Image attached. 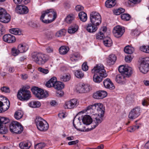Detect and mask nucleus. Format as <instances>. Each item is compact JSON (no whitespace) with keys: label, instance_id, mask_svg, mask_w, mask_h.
Masks as SVG:
<instances>
[{"label":"nucleus","instance_id":"obj_50","mask_svg":"<svg viewBox=\"0 0 149 149\" xmlns=\"http://www.w3.org/2000/svg\"><path fill=\"white\" fill-rule=\"evenodd\" d=\"M104 37V35L102 31H99V33L96 34V38L97 39H103Z\"/></svg>","mask_w":149,"mask_h":149},{"label":"nucleus","instance_id":"obj_11","mask_svg":"<svg viewBox=\"0 0 149 149\" xmlns=\"http://www.w3.org/2000/svg\"><path fill=\"white\" fill-rule=\"evenodd\" d=\"M10 19V16L6 10L0 7V21L3 23H8Z\"/></svg>","mask_w":149,"mask_h":149},{"label":"nucleus","instance_id":"obj_54","mask_svg":"<svg viewBox=\"0 0 149 149\" xmlns=\"http://www.w3.org/2000/svg\"><path fill=\"white\" fill-rule=\"evenodd\" d=\"M5 32V28L0 23V36Z\"/></svg>","mask_w":149,"mask_h":149},{"label":"nucleus","instance_id":"obj_19","mask_svg":"<svg viewBox=\"0 0 149 149\" xmlns=\"http://www.w3.org/2000/svg\"><path fill=\"white\" fill-rule=\"evenodd\" d=\"M90 88L89 85L84 84L78 86L77 88V91L80 93H85L88 92L90 91Z\"/></svg>","mask_w":149,"mask_h":149},{"label":"nucleus","instance_id":"obj_56","mask_svg":"<svg viewBox=\"0 0 149 149\" xmlns=\"http://www.w3.org/2000/svg\"><path fill=\"white\" fill-rule=\"evenodd\" d=\"M38 70L40 72L45 74H47L49 72V70L48 69L43 68L41 67L39 68H38Z\"/></svg>","mask_w":149,"mask_h":149},{"label":"nucleus","instance_id":"obj_2","mask_svg":"<svg viewBox=\"0 0 149 149\" xmlns=\"http://www.w3.org/2000/svg\"><path fill=\"white\" fill-rule=\"evenodd\" d=\"M56 17V12L53 9H49L45 11L42 13L40 20L45 24L50 23Z\"/></svg>","mask_w":149,"mask_h":149},{"label":"nucleus","instance_id":"obj_12","mask_svg":"<svg viewBox=\"0 0 149 149\" xmlns=\"http://www.w3.org/2000/svg\"><path fill=\"white\" fill-rule=\"evenodd\" d=\"M118 71L122 74L125 75L129 77L132 73V68L127 66L121 65L118 68Z\"/></svg>","mask_w":149,"mask_h":149},{"label":"nucleus","instance_id":"obj_57","mask_svg":"<svg viewBox=\"0 0 149 149\" xmlns=\"http://www.w3.org/2000/svg\"><path fill=\"white\" fill-rule=\"evenodd\" d=\"M132 59V58L130 55H127L125 58V60L126 62H130Z\"/></svg>","mask_w":149,"mask_h":149},{"label":"nucleus","instance_id":"obj_49","mask_svg":"<svg viewBox=\"0 0 149 149\" xmlns=\"http://www.w3.org/2000/svg\"><path fill=\"white\" fill-rule=\"evenodd\" d=\"M8 132L7 127H1L0 128V134H5L6 133Z\"/></svg>","mask_w":149,"mask_h":149},{"label":"nucleus","instance_id":"obj_44","mask_svg":"<svg viewBox=\"0 0 149 149\" xmlns=\"http://www.w3.org/2000/svg\"><path fill=\"white\" fill-rule=\"evenodd\" d=\"M120 16L121 19L125 21H129L131 17L129 14L127 13L122 14H121Z\"/></svg>","mask_w":149,"mask_h":149},{"label":"nucleus","instance_id":"obj_25","mask_svg":"<svg viewBox=\"0 0 149 149\" xmlns=\"http://www.w3.org/2000/svg\"><path fill=\"white\" fill-rule=\"evenodd\" d=\"M116 81L118 83L123 84L125 83L126 79L123 75L118 74L116 77Z\"/></svg>","mask_w":149,"mask_h":149},{"label":"nucleus","instance_id":"obj_60","mask_svg":"<svg viewBox=\"0 0 149 149\" xmlns=\"http://www.w3.org/2000/svg\"><path fill=\"white\" fill-rule=\"evenodd\" d=\"M70 79V77L68 75H66L65 76H63L62 78H61V79L62 81H68Z\"/></svg>","mask_w":149,"mask_h":149},{"label":"nucleus","instance_id":"obj_38","mask_svg":"<svg viewBox=\"0 0 149 149\" xmlns=\"http://www.w3.org/2000/svg\"><path fill=\"white\" fill-rule=\"evenodd\" d=\"M124 50L125 53L130 55L133 53L134 51V49L133 47L127 46L125 47Z\"/></svg>","mask_w":149,"mask_h":149},{"label":"nucleus","instance_id":"obj_46","mask_svg":"<svg viewBox=\"0 0 149 149\" xmlns=\"http://www.w3.org/2000/svg\"><path fill=\"white\" fill-rule=\"evenodd\" d=\"M80 58V55L77 54H75L71 55L70 57V60L72 61H76Z\"/></svg>","mask_w":149,"mask_h":149},{"label":"nucleus","instance_id":"obj_32","mask_svg":"<svg viewBox=\"0 0 149 149\" xmlns=\"http://www.w3.org/2000/svg\"><path fill=\"white\" fill-rule=\"evenodd\" d=\"M64 85L63 83L61 81H57L53 86L55 89L59 90L64 88Z\"/></svg>","mask_w":149,"mask_h":149},{"label":"nucleus","instance_id":"obj_64","mask_svg":"<svg viewBox=\"0 0 149 149\" xmlns=\"http://www.w3.org/2000/svg\"><path fill=\"white\" fill-rule=\"evenodd\" d=\"M53 35L54 34L53 32L51 31L48 32L47 34V36L50 38H52Z\"/></svg>","mask_w":149,"mask_h":149},{"label":"nucleus","instance_id":"obj_58","mask_svg":"<svg viewBox=\"0 0 149 149\" xmlns=\"http://www.w3.org/2000/svg\"><path fill=\"white\" fill-rule=\"evenodd\" d=\"M46 51L48 53H53L54 51L53 48L51 46H48L46 48Z\"/></svg>","mask_w":149,"mask_h":149},{"label":"nucleus","instance_id":"obj_48","mask_svg":"<svg viewBox=\"0 0 149 149\" xmlns=\"http://www.w3.org/2000/svg\"><path fill=\"white\" fill-rule=\"evenodd\" d=\"M142 105L144 106H148L149 104V100L146 97L145 98L142 100Z\"/></svg>","mask_w":149,"mask_h":149},{"label":"nucleus","instance_id":"obj_26","mask_svg":"<svg viewBox=\"0 0 149 149\" xmlns=\"http://www.w3.org/2000/svg\"><path fill=\"white\" fill-rule=\"evenodd\" d=\"M97 26L93 24H89L86 27V30L89 32L93 33L95 32L97 29Z\"/></svg>","mask_w":149,"mask_h":149},{"label":"nucleus","instance_id":"obj_35","mask_svg":"<svg viewBox=\"0 0 149 149\" xmlns=\"http://www.w3.org/2000/svg\"><path fill=\"white\" fill-rule=\"evenodd\" d=\"M103 42L105 46L109 47L112 45V41L110 38L107 37L106 38L103 39Z\"/></svg>","mask_w":149,"mask_h":149},{"label":"nucleus","instance_id":"obj_17","mask_svg":"<svg viewBox=\"0 0 149 149\" xmlns=\"http://www.w3.org/2000/svg\"><path fill=\"white\" fill-rule=\"evenodd\" d=\"M103 117L98 116L95 118L93 122L91 124V127L88 128V131L91 130L97 126V125L101 123L103 120Z\"/></svg>","mask_w":149,"mask_h":149},{"label":"nucleus","instance_id":"obj_3","mask_svg":"<svg viewBox=\"0 0 149 149\" xmlns=\"http://www.w3.org/2000/svg\"><path fill=\"white\" fill-rule=\"evenodd\" d=\"M33 61L39 65H44L49 60V56L46 54L40 52H34L32 54Z\"/></svg>","mask_w":149,"mask_h":149},{"label":"nucleus","instance_id":"obj_16","mask_svg":"<svg viewBox=\"0 0 149 149\" xmlns=\"http://www.w3.org/2000/svg\"><path fill=\"white\" fill-rule=\"evenodd\" d=\"M16 12L20 14H26L29 12V9L26 6L23 5H18L15 8Z\"/></svg>","mask_w":149,"mask_h":149},{"label":"nucleus","instance_id":"obj_22","mask_svg":"<svg viewBox=\"0 0 149 149\" xmlns=\"http://www.w3.org/2000/svg\"><path fill=\"white\" fill-rule=\"evenodd\" d=\"M0 104L1 107L2 112H4L9 108L10 105V102L8 100H6V101L4 103H3L0 101Z\"/></svg>","mask_w":149,"mask_h":149},{"label":"nucleus","instance_id":"obj_9","mask_svg":"<svg viewBox=\"0 0 149 149\" xmlns=\"http://www.w3.org/2000/svg\"><path fill=\"white\" fill-rule=\"evenodd\" d=\"M139 69L143 74L147 73L149 71V58H143L140 64Z\"/></svg>","mask_w":149,"mask_h":149},{"label":"nucleus","instance_id":"obj_52","mask_svg":"<svg viewBox=\"0 0 149 149\" xmlns=\"http://www.w3.org/2000/svg\"><path fill=\"white\" fill-rule=\"evenodd\" d=\"M125 11V10L122 8H119L118 9L116 10L114 13L116 15H119L121 13H124Z\"/></svg>","mask_w":149,"mask_h":149},{"label":"nucleus","instance_id":"obj_53","mask_svg":"<svg viewBox=\"0 0 149 149\" xmlns=\"http://www.w3.org/2000/svg\"><path fill=\"white\" fill-rule=\"evenodd\" d=\"M1 90L2 92L6 93H9L10 92V90L9 87L6 86H3L1 88Z\"/></svg>","mask_w":149,"mask_h":149},{"label":"nucleus","instance_id":"obj_14","mask_svg":"<svg viewBox=\"0 0 149 149\" xmlns=\"http://www.w3.org/2000/svg\"><path fill=\"white\" fill-rule=\"evenodd\" d=\"M79 105V102L76 99H73L67 101L64 104L65 108L73 109Z\"/></svg>","mask_w":149,"mask_h":149},{"label":"nucleus","instance_id":"obj_42","mask_svg":"<svg viewBox=\"0 0 149 149\" xmlns=\"http://www.w3.org/2000/svg\"><path fill=\"white\" fill-rule=\"evenodd\" d=\"M47 145L44 142H40L37 143L34 146L35 149H43Z\"/></svg>","mask_w":149,"mask_h":149},{"label":"nucleus","instance_id":"obj_10","mask_svg":"<svg viewBox=\"0 0 149 149\" xmlns=\"http://www.w3.org/2000/svg\"><path fill=\"white\" fill-rule=\"evenodd\" d=\"M17 97L21 100H27L31 97L30 92L29 90L22 88L18 91Z\"/></svg>","mask_w":149,"mask_h":149},{"label":"nucleus","instance_id":"obj_34","mask_svg":"<svg viewBox=\"0 0 149 149\" xmlns=\"http://www.w3.org/2000/svg\"><path fill=\"white\" fill-rule=\"evenodd\" d=\"M79 17L81 20L82 22H86L87 19V14L84 12H81L79 14Z\"/></svg>","mask_w":149,"mask_h":149},{"label":"nucleus","instance_id":"obj_63","mask_svg":"<svg viewBox=\"0 0 149 149\" xmlns=\"http://www.w3.org/2000/svg\"><path fill=\"white\" fill-rule=\"evenodd\" d=\"M50 104L52 106L55 107L57 105V103L55 100H52L50 102Z\"/></svg>","mask_w":149,"mask_h":149},{"label":"nucleus","instance_id":"obj_41","mask_svg":"<svg viewBox=\"0 0 149 149\" xmlns=\"http://www.w3.org/2000/svg\"><path fill=\"white\" fill-rule=\"evenodd\" d=\"M23 115V112L21 110H18L15 113V118L17 120H19L22 117Z\"/></svg>","mask_w":149,"mask_h":149},{"label":"nucleus","instance_id":"obj_47","mask_svg":"<svg viewBox=\"0 0 149 149\" xmlns=\"http://www.w3.org/2000/svg\"><path fill=\"white\" fill-rule=\"evenodd\" d=\"M9 119L5 117H1L0 119V124L1 125L2 124H5L9 122Z\"/></svg>","mask_w":149,"mask_h":149},{"label":"nucleus","instance_id":"obj_28","mask_svg":"<svg viewBox=\"0 0 149 149\" xmlns=\"http://www.w3.org/2000/svg\"><path fill=\"white\" fill-rule=\"evenodd\" d=\"M78 26L76 24H74L70 26L68 29V32L70 34L74 33L78 30Z\"/></svg>","mask_w":149,"mask_h":149},{"label":"nucleus","instance_id":"obj_36","mask_svg":"<svg viewBox=\"0 0 149 149\" xmlns=\"http://www.w3.org/2000/svg\"><path fill=\"white\" fill-rule=\"evenodd\" d=\"M41 105V103L39 101H32L30 102L29 106L32 108H38Z\"/></svg>","mask_w":149,"mask_h":149},{"label":"nucleus","instance_id":"obj_61","mask_svg":"<svg viewBox=\"0 0 149 149\" xmlns=\"http://www.w3.org/2000/svg\"><path fill=\"white\" fill-rule=\"evenodd\" d=\"M79 142V141L78 140L70 141L68 143V145H74L77 143Z\"/></svg>","mask_w":149,"mask_h":149},{"label":"nucleus","instance_id":"obj_62","mask_svg":"<svg viewBox=\"0 0 149 149\" xmlns=\"http://www.w3.org/2000/svg\"><path fill=\"white\" fill-rule=\"evenodd\" d=\"M84 9V7L80 5H77L75 7V10L77 11L82 10Z\"/></svg>","mask_w":149,"mask_h":149},{"label":"nucleus","instance_id":"obj_59","mask_svg":"<svg viewBox=\"0 0 149 149\" xmlns=\"http://www.w3.org/2000/svg\"><path fill=\"white\" fill-rule=\"evenodd\" d=\"M136 126H133L129 127L127 130L130 132H134L136 129Z\"/></svg>","mask_w":149,"mask_h":149},{"label":"nucleus","instance_id":"obj_39","mask_svg":"<svg viewBox=\"0 0 149 149\" xmlns=\"http://www.w3.org/2000/svg\"><path fill=\"white\" fill-rule=\"evenodd\" d=\"M67 31L65 29H62L58 31L55 34V36L58 37H61L64 36Z\"/></svg>","mask_w":149,"mask_h":149},{"label":"nucleus","instance_id":"obj_4","mask_svg":"<svg viewBox=\"0 0 149 149\" xmlns=\"http://www.w3.org/2000/svg\"><path fill=\"white\" fill-rule=\"evenodd\" d=\"M92 110V112H96L98 116L103 117L105 111L104 107L103 104L100 103L95 104L87 107V110Z\"/></svg>","mask_w":149,"mask_h":149},{"label":"nucleus","instance_id":"obj_1","mask_svg":"<svg viewBox=\"0 0 149 149\" xmlns=\"http://www.w3.org/2000/svg\"><path fill=\"white\" fill-rule=\"evenodd\" d=\"M91 72L94 73L93 76V81L97 83L101 82L103 78L105 77L107 75L102 65H96L92 70Z\"/></svg>","mask_w":149,"mask_h":149},{"label":"nucleus","instance_id":"obj_20","mask_svg":"<svg viewBox=\"0 0 149 149\" xmlns=\"http://www.w3.org/2000/svg\"><path fill=\"white\" fill-rule=\"evenodd\" d=\"M3 39L4 42L8 43H13L15 41V37L10 34L4 35L3 37Z\"/></svg>","mask_w":149,"mask_h":149},{"label":"nucleus","instance_id":"obj_45","mask_svg":"<svg viewBox=\"0 0 149 149\" xmlns=\"http://www.w3.org/2000/svg\"><path fill=\"white\" fill-rule=\"evenodd\" d=\"M140 50L143 52L149 54V46H142L139 47Z\"/></svg>","mask_w":149,"mask_h":149},{"label":"nucleus","instance_id":"obj_55","mask_svg":"<svg viewBox=\"0 0 149 149\" xmlns=\"http://www.w3.org/2000/svg\"><path fill=\"white\" fill-rule=\"evenodd\" d=\"M88 66L87 65V63L86 62H84L82 65V68L83 70L84 71H86L88 69Z\"/></svg>","mask_w":149,"mask_h":149},{"label":"nucleus","instance_id":"obj_24","mask_svg":"<svg viewBox=\"0 0 149 149\" xmlns=\"http://www.w3.org/2000/svg\"><path fill=\"white\" fill-rule=\"evenodd\" d=\"M116 60V57L114 54H111L107 58V62L109 65H113L115 62Z\"/></svg>","mask_w":149,"mask_h":149},{"label":"nucleus","instance_id":"obj_27","mask_svg":"<svg viewBox=\"0 0 149 149\" xmlns=\"http://www.w3.org/2000/svg\"><path fill=\"white\" fill-rule=\"evenodd\" d=\"M57 81L56 78L55 77H54L46 83L45 85L47 87H53L55 82Z\"/></svg>","mask_w":149,"mask_h":149},{"label":"nucleus","instance_id":"obj_43","mask_svg":"<svg viewBox=\"0 0 149 149\" xmlns=\"http://www.w3.org/2000/svg\"><path fill=\"white\" fill-rule=\"evenodd\" d=\"M75 76L78 78H82L84 76V73L80 70L75 71L74 72Z\"/></svg>","mask_w":149,"mask_h":149},{"label":"nucleus","instance_id":"obj_5","mask_svg":"<svg viewBox=\"0 0 149 149\" xmlns=\"http://www.w3.org/2000/svg\"><path fill=\"white\" fill-rule=\"evenodd\" d=\"M38 129L41 131H45L49 128V124L44 119L40 117H37L35 120Z\"/></svg>","mask_w":149,"mask_h":149},{"label":"nucleus","instance_id":"obj_30","mask_svg":"<svg viewBox=\"0 0 149 149\" xmlns=\"http://www.w3.org/2000/svg\"><path fill=\"white\" fill-rule=\"evenodd\" d=\"M31 146V143L28 142H21L19 144V146L21 149H29Z\"/></svg>","mask_w":149,"mask_h":149},{"label":"nucleus","instance_id":"obj_23","mask_svg":"<svg viewBox=\"0 0 149 149\" xmlns=\"http://www.w3.org/2000/svg\"><path fill=\"white\" fill-rule=\"evenodd\" d=\"M29 47L24 44H20L18 45L17 49L19 53L26 52L28 49Z\"/></svg>","mask_w":149,"mask_h":149},{"label":"nucleus","instance_id":"obj_37","mask_svg":"<svg viewBox=\"0 0 149 149\" xmlns=\"http://www.w3.org/2000/svg\"><path fill=\"white\" fill-rule=\"evenodd\" d=\"M74 18V15L73 14H70L67 16L65 19V21L67 23L70 24L72 22Z\"/></svg>","mask_w":149,"mask_h":149},{"label":"nucleus","instance_id":"obj_6","mask_svg":"<svg viewBox=\"0 0 149 149\" xmlns=\"http://www.w3.org/2000/svg\"><path fill=\"white\" fill-rule=\"evenodd\" d=\"M9 129L10 132L12 133L19 134L22 132L23 128L19 122L13 121L10 124Z\"/></svg>","mask_w":149,"mask_h":149},{"label":"nucleus","instance_id":"obj_51","mask_svg":"<svg viewBox=\"0 0 149 149\" xmlns=\"http://www.w3.org/2000/svg\"><path fill=\"white\" fill-rule=\"evenodd\" d=\"M19 52L18 50L15 48H13L12 49L11 54L13 56H16L19 54Z\"/></svg>","mask_w":149,"mask_h":149},{"label":"nucleus","instance_id":"obj_29","mask_svg":"<svg viewBox=\"0 0 149 149\" xmlns=\"http://www.w3.org/2000/svg\"><path fill=\"white\" fill-rule=\"evenodd\" d=\"M82 122L84 124L88 125L92 123V119L90 116L86 115L83 117Z\"/></svg>","mask_w":149,"mask_h":149},{"label":"nucleus","instance_id":"obj_13","mask_svg":"<svg viewBox=\"0 0 149 149\" xmlns=\"http://www.w3.org/2000/svg\"><path fill=\"white\" fill-rule=\"evenodd\" d=\"M141 109L140 107H135L132 109L129 115V118L132 119L138 117L141 114Z\"/></svg>","mask_w":149,"mask_h":149},{"label":"nucleus","instance_id":"obj_33","mask_svg":"<svg viewBox=\"0 0 149 149\" xmlns=\"http://www.w3.org/2000/svg\"><path fill=\"white\" fill-rule=\"evenodd\" d=\"M69 49L68 47L65 46H61L59 49L60 53L61 54H65L68 51Z\"/></svg>","mask_w":149,"mask_h":149},{"label":"nucleus","instance_id":"obj_7","mask_svg":"<svg viewBox=\"0 0 149 149\" xmlns=\"http://www.w3.org/2000/svg\"><path fill=\"white\" fill-rule=\"evenodd\" d=\"M31 91L35 96L39 99L46 98L48 96V93L36 86L33 87Z\"/></svg>","mask_w":149,"mask_h":149},{"label":"nucleus","instance_id":"obj_18","mask_svg":"<svg viewBox=\"0 0 149 149\" xmlns=\"http://www.w3.org/2000/svg\"><path fill=\"white\" fill-rule=\"evenodd\" d=\"M107 95V93L104 91H97L94 93L93 97L95 99H100L104 98Z\"/></svg>","mask_w":149,"mask_h":149},{"label":"nucleus","instance_id":"obj_8","mask_svg":"<svg viewBox=\"0 0 149 149\" xmlns=\"http://www.w3.org/2000/svg\"><path fill=\"white\" fill-rule=\"evenodd\" d=\"M90 19L92 24L95 26H99L101 23V15L96 12H93L91 13Z\"/></svg>","mask_w":149,"mask_h":149},{"label":"nucleus","instance_id":"obj_40","mask_svg":"<svg viewBox=\"0 0 149 149\" xmlns=\"http://www.w3.org/2000/svg\"><path fill=\"white\" fill-rule=\"evenodd\" d=\"M9 31L10 33L15 35H20L21 34V31L18 28L11 29Z\"/></svg>","mask_w":149,"mask_h":149},{"label":"nucleus","instance_id":"obj_31","mask_svg":"<svg viewBox=\"0 0 149 149\" xmlns=\"http://www.w3.org/2000/svg\"><path fill=\"white\" fill-rule=\"evenodd\" d=\"M116 4V0H107L105 3V5L107 8H111L114 6Z\"/></svg>","mask_w":149,"mask_h":149},{"label":"nucleus","instance_id":"obj_15","mask_svg":"<svg viewBox=\"0 0 149 149\" xmlns=\"http://www.w3.org/2000/svg\"><path fill=\"white\" fill-rule=\"evenodd\" d=\"M125 31L124 29L120 26H117L114 27L113 31L114 36L116 38L120 37Z\"/></svg>","mask_w":149,"mask_h":149},{"label":"nucleus","instance_id":"obj_21","mask_svg":"<svg viewBox=\"0 0 149 149\" xmlns=\"http://www.w3.org/2000/svg\"><path fill=\"white\" fill-rule=\"evenodd\" d=\"M103 83L104 87L106 88L111 90L114 89L115 88L113 83L109 79L107 78L105 79Z\"/></svg>","mask_w":149,"mask_h":149}]
</instances>
